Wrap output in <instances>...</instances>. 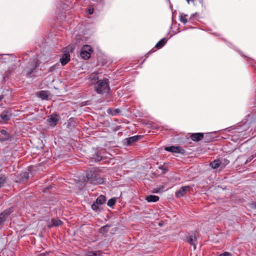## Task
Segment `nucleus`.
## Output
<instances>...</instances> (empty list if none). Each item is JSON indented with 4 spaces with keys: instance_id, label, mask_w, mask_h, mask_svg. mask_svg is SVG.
<instances>
[{
    "instance_id": "f257e3e1",
    "label": "nucleus",
    "mask_w": 256,
    "mask_h": 256,
    "mask_svg": "<svg viewBox=\"0 0 256 256\" xmlns=\"http://www.w3.org/2000/svg\"><path fill=\"white\" fill-rule=\"evenodd\" d=\"M110 90L108 80L106 78L97 81L94 86V90L98 94H108Z\"/></svg>"
},
{
    "instance_id": "f03ea898",
    "label": "nucleus",
    "mask_w": 256,
    "mask_h": 256,
    "mask_svg": "<svg viewBox=\"0 0 256 256\" xmlns=\"http://www.w3.org/2000/svg\"><path fill=\"white\" fill-rule=\"evenodd\" d=\"M87 180L94 184H99L103 182V180L95 170H90L86 174Z\"/></svg>"
},
{
    "instance_id": "7ed1b4c3",
    "label": "nucleus",
    "mask_w": 256,
    "mask_h": 256,
    "mask_svg": "<svg viewBox=\"0 0 256 256\" xmlns=\"http://www.w3.org/2000/svg\"><path fill=\"white\" fill-rule=\"evenodd\" d=\"M106 200V197L104 196H100L91 206L92 208L94 211H98L100 206L105 203Z\"/></svg>"
},
{
    "instance_id": "20e7f679",
    "label": "nucleus",
    "mask_w": 256,
    "mask_h": 256,
    "mask_svg": "<svg viewBox=\"0 0 256 256\" xmlns=\"http://www.w3.org/2000/svg\"><path fill=\"white\" fill-rule=\"evenodd\" d=\"M92 52V48L90 46L85 45L82 46L81 50L80 56L84 59L88 60L90 58Z\"/></svg>"
},
{
    "instance_id": "39448f33",
    "label": "nucleus",
    "mask_w": 256,
    "mask_h": 256,
    "mask_svg": "<svg viewBox=\"0 0 256 256\" xmlns=\"http://www.w3.org/2000/svg\"><path fill=\"white\" fill-rule=\"evenodd\" d=\"M38 64H39L38 63V61L36 60H33L31 62L30 64L26 68V76L28 77L32 76V73L34 72L35 69L38 66Z\"/></svg>"
},
{
    "instance_id": "423d86ee",
    "label": "nucleus",
    "mask_w": 256,
    "mask_h": 256,
    "mask_svg": "<svg viewBox=\"0 0 256 256\" xmlns=\"http://www.w3.org/2000/svg\"><path fill=\"white\" fill-rule=\"evenodd\" d=\"M196 232H192L188 234L186 236V241L191 245L194 246V248H196Z\"/></svg>"
},
{
    "instance_id": "0eeeda50",
    "label": "nucleus",
    "mask_w": 256,
    "mask_h": 256,
    "mask_svg": "<svg viewBox=\"0 0 256 256\" xmlns=\"http://www.w3.org/2000/svg\"><path fill=\"white\" fill-rule=\"evenodd\" d=\"M190 190V186H184L182 187L179 190L175 192V196L176 198H180L185 196L188 192Z\"/></svg>"
},
{
    "instance_id": "6e6552de",
    "label": "nucleus",
    "mask_w": 256,
    "mask_h": 256,
    "mask_svg": "<svg viewBox=\"0 0 256 256\" xmlns=\"http://www.w3.org/2000/svg\"><path fill=\"white\" fill-rule=\"evenodd\" d=\"M13 212L12 208H10L4 210L0 214V226L4 223L8 216Z\"/></svg>"
},
{
    "instance_id": "1a4fd4ad",
    "label": "nucleus",
    "mask_w": 256,
    "mask_h": 256,
    "mask_svg": "<svg viewBox=\"0 0 256 256\" xmlns=\"http://www.w3.org/2000/svg\"><path fill=\"white\" fill-rule=\"evenodd\" d=\"M164 150L166 151L175 153L182 154L184 152V150L180 148V146H167L164 148Z\"/></svg>"
},
{
    "instance_id": "9d476101",
    "label": "nucleus",
    "mask_w": 256,
    "mask_h": 256,
    "mask_svg": "<svg viewBox=\"0 0 256 256\" xmlns=\"http://www.w3.org/2000/svg\"><path fill=\"white\" fill-rule=\"evenodd\" d=\"M140 136H135L126 138L124 140V144L126 146H130L140 139Z\"/></svg>"
},
{
    "instance_id": "9b49d317",
    "label": "nucleus",
    "mask_w": 256,
    "mask_h": 256,
    "mask_svg": "<svg viewBox=\"0 0 256 256\" xmlns=\"http://www.w3.org/2000/svg\"><path fill=\"white\" fill-rule=\"evenodd\" d=\"M60 60L62 66L66 65L70 60V54L68 53L64 54Z\"/></svg>"
},
{
    "instance_id": "f8f14e48",
    "label": "nucleus",
    "mask_w": 256,
    "mask_h": 256,
    "mask_svg": "<svg viewBox=\"0 0 256 256\" xmlns=\"http://www.w3.org/2000/svg\"><path fill=\"white\" fill-rule=\"evenodd\" d=\"M1 118L4 121L9 120L12 116V113L8 110L3 111L0 115Z\"/></svg>"
},
{
    "instance_id": "ddd939ff",
    "label": "nucleus",
    "mask_w": 256,
    "mask_h": 256,
    "mask_svg": "<svg viewBox=\"0 0 256 256\" xmlns=\"http://www.w3.org/2000/svg\"><path fill=\"white\" fill-rule=\"evenodd\" d=\"M48 124L52 126H55L58 124V118L56 116L50 115L47 120Z\"/></svg>"
},
{
    "instance_id": "4468645a",
    "label": "nucleus",
    "mask_w": 256,
    "mask_h": 256,
    "mask_svg": "<svg viewBox=\"0 0 256 256\" xmlns=\"http://www.w3.org/2000/svg\"><path fill=\"white\" fill-rule=\"evenodd\" d=\"M203 136L204 134L202 133H194L190 135V138L192 140L198 142L203 138Z\"/></svg>"
},
{
    "instance_id": "2eb2a0df",
    "label": "nucleus",
    "mask_w": 256,
    "mask_h": 256,
    "mask_svg": "<svg viewBox=\"0 0 256 256\" xmlns=\"http://www.w3.org/2000/svg\"><path fill=\"white\" fill-rule=\"evenodd\" d=\"M210 166L214 169L220 168V158L215 160L210 163Z\"/></svg>"
},
{
    "instance_id": "dca6fc26",
    "label": "nucleus",
    "mask_w": 256,
    "mask_h": 256,
    "mask_svg": "<svg viewBox=\"0 0 256 256\" xmlns=\"http://www.w3.org/2000/svg\"><path fill=\"white\" fill-rule=\"evenodd\" d=\"M146 200L148 202H156L158 200L159 198L156 196L150 195L146 196Z\"/></svg>"
},
{
    "instance_id": "f3484780",
    "label": "nucleus",
    "mask_w": 256,
    "mask_h": 256,
    "mask_svg": "<svg viewBox=\"0 0 256 256\" xmlns=\"http://www.w3.org/2000/svg\"><path fill=\"white\" fill-rule=\"evenodd\" d=\"M52 224L49 225V226H48L49 227H52L53 226H60L62 224V222L60 220H58V219H54V218L52 220Z\"/></svg>"
},
{
    "instance_id": "a211bd4d",
    "label": "nucleus",
    "mask_w": 256,
    "mask_h": 256,
    "mask_svg": "<svg viewBox=\"0 0 256 256\" xmlns=\"http://www.w3.org/2000/svg\"><path fill=\"white\" fill-rule=\"evenodd\" d=\"M38 97L42 98V99H47L48 98V92L46 91H40L38 92Z\"/></svg>"
},
{
    "instance_id": "6ab92c4d",
    "label": "nucleus",
    "mask_w": 256,
    "mask_h": 256,
    "mask_svg": "<svg viewBox=\"0 0 256 256\" xmlns=\"http://www.w3.org/2000/svg\"><path fill=\"white\" fill-rule=\"evenodd\" d=\"M29 177V174L28 172H25L20 174V178L22 182H24L27 180Z\"/></svg>"
},
{
    "instance_id": "aec40b11",
    "label": "nucleus",
    "mask_w": 256,
    "mask_h": 256,
    "mask_svg": "<svg viewBox=\"0 0 256 256\" xmlns=\"http://www.w3.org/2000/svg\"><path fill=\"white\" fill-rule=\"evenodd\" d=\"M90 78L92 83L97 82L98 81V74L92 73L90 76Z\"/></svg>"
},
{
    "instance_id": "412c9836",
    "label": "nucleus",
    "mask_w": 256,
    "mask_h": 256,
    "mask_svg": "<svg viewBox=\"0 0 256 256\" xmlns=\"http://www.w3.org/2000/svg\"><path fill=\"white\" fill-rule=\"evenodd\" d=\"M220 168H223L229 164V160L226 158H220Z\"/></svg>"
},
{
    "instance_id": "4be33fe9",
    "label": "nucleus",
    "mask_w": 256,
    "mask_h": 256,
    "mask_svg": "<svg viewBox=\"0 0 256 256\" xmlns=\"http://www.w3.org/2000/svg\"><path fill=\"white\" fill-rule=\"evenodd\" d=\"M187 16V14H184L183 13L180 14V20L184 24H186L188 22V20L186 18Z\"/></svg>"
},
{
    "instance_id": "5701e85b",
    "label": "nucleus",
    "mask_w": 256,
    "mask_h": 256,
    "mask_svg": "<svg viewBox=\"0 0 256 256\" xmlns=\"http://www.w3.org/2000/svg\"><path fill=\"white\" fill-rule=\"evenodd\" d=\"M166 42V39L162 38L156 44V48H160L164 45Z\"/></svg>"
},
{
    "instance_id": "b1692460",
    "label": "nucleus",
    "mask_w": 256,
    "mask_h": 256,
    "mask_svg": "<svg viewBox=\"0 0 256 256\" xmlns=\"http://www.w3.org/2000/svg\"><path fill=\"white\" fill-rule=\"evenodd\" d=\"M110 226V225L107 224L102 227L100 229V232L102 234H106L108 231V228Z\"/></svg>"
},
{
    "instance_id": "393cba45",
    "label": "nucleus",
    "mask_w": 256,
    "mask_h": 256,
    "mask_svg": "<svg viewBox=\"0 0 256 256\" xmlns=\"http://www.w3.org/2000/svg\"><path fill=\"white\" fill-rule=\"evenodd\" d=\"M116 202V198H112L108 200V204H107L108 206L110 207H112L115 204Z\"/></svg>"
},
{
    "instance_id": "a878e982",
    "label": "nucleus",
    "mask_w": 256,
    "mask_h": 256,
    "mask_svg": "<svg viewBox=\"0 0 256 256\" xmlns=\"http://www.w3.org/2000/svg\"><path fill=\"white\" fill-rule=\"evenodd\" d=\"M164 187L163 186H160V188H154L153 190H152V192L153 193H159V192H163V190H164Z\"/></svg>"
},
{
    "instance_id": "bb28decb",
    "label": "nucleus",
    "mask_w": 256,
    "mask_h": 256,
    "mask_svg": "<svg viewBox=\"0 0 256 256\" xmlns=\"http://www.w3.org/2000/svg\"><path fill=\"white\" fill-rule=\"evenodd\" d=\"M6 178L4 176H0V188L4 186L5 182H6Z\"/></svg>"
},
{
    "instance_id": "cd10ccee",
    "label": "nucleus",
    "mask_w": 256,
    "mask_h": 256,
    "mask_svg": "<svg viewBox=\"0 0 256 256\" xmlns=\"http://www.w3.org/2000/svg\"><path fill=\"white\" fill-rule=\"evenodd\" d=\"M11 138V135L4 136L0 138V141L1 142L7 141L10 140Z\"/></svg>"
},
{
    "instance_id": "c85d7f7f",
    "label": "nucleus",
    "mask_w": 256,
    "mask_h": 256,
    "mask_svg": "<svg viewBox=\"0 0 256 256\" xmlns=\"http://www.w3.org/2000/svg\"><path fill=\"white\" fill-rule=\"evenodd\" d=\"M255 157H256V153L254 154H252L250 157L248 158L244 164H246L248 162H250Z\"/></svg>"
},
{
    "instance_id": "c756f323",
    "label": "nucleus",
    "mask_w": 256,
    "mask_h": 256,
    "mask_svg": "<svg viewBox=\"0 0 256 256\" xmlns=\"http://www.w3.org/2000/svg\"><path fill=\"white\" fill-rule=\"evenodd\" d=\"M99 253L95 252H90L86 254V256H99Z\"/></svg>"
},
{
    "instance_id": "7c9ffc66",
    "label": "nucleus",
    "mask_w": 256,
    "mask_h": 256,
    "mask_svg": "<svg viewBox=\"0 0 256 256\" xmlns=\"http://www.w3.org/2000/svg\"><path fill=\"white\" fill-rule=\"evenodd\" d=\"M0 134H2V135L4 136H8V135H10V134H8L6 130H2L0 131Z\"/></svg>"
},
{
    "instance_id": "2f4dec72",
    "label": "nucleus",
    "mask_w": 256,
    "mask_h": 256,
    "mask_svg": "<svg viewBox=\"0 0 256 256\" xmlns=\"http://www.w3.org/2000/svg\"><path fill=\"white\" fill-rule=\"evenodd\" d=\"M220 256H231V254L228 252H224Z\"/></svg>"
},
{
    "instance_id": "473e14b6",
    "label": "nucleus",
    "mask_w": 256,
    "mask_h": 256,
    "mask_svg": "<svg viewBox=\"0 0 256 256\" xmlns=\"http://www.w3.org/2000/svg\"><path fill=\"white\" fill-rule=\"evenodd\" d=\"M56 64L54 66H53L50 67L49 70H48V72H52L54 71L55 70V68H56Z\"/></svg>"
},
{
    "instance_id": "72a5a7b5",
    "label": "nucleus",
    "mask_w": 256,
    "mask_h": 256,
    "mask_svg": "<svg viewBox=\"0 0 256 256\" xmlns=\"http://www.w3.org/2000/svg\"><path fill=\"white\" fill-rule=\"evenodd\" d=\"M102 160V158L100 156H97V158H95V161L100 162Z\"/></svg>"
},
{
    "instance_id": "f704fd0d",
    "label": "nucleus",
    "mask_w": 256,
    "mask_h": 256,
    "mask_svg": "<svg viewBox=\"0 0 256 256\" xmlns=\"http://www.w3.org/2000/svg\"><path fill=\"white\" fill-rule=\"evenodd\" d=\"M94 12V10L93 8H89L88 10V14H91L93 13Z\"/></svg>"
},
{
    "instance_id": "c9c22d12",
    "label": "nucleus",
    "mask_w": 256,
    "mask_h": 256,
    "mask_svg": "<svg viewBox=\"0 0 256 256\" xmlns=\"http://www.w3.org/2000/svg\"><path fill=\"white\" fill-rule=\"evenodd\" d=\"M86 184V179L84 178V180L82 182V184H80L81 186H85Z\"/></svg>"
},
{
    "instance_id": "e433bc0d",
    "label": "nucleus",
    "mask_w": 256,
    "mask_h": 256,
    "mask_svg": "<svg viewBox=\"0 0 256 256\" xmlns=\"http://www.w3.org/2000/svg\"><path fill=\"white\" fill-rule=\"evenodd\" d=\"M188 4H190V2H194V0H186Z\"/></svg>"
},
{
    "instance_id": "4c0bfd02",
    "label": "nucleus",
    "mask_w": 256,
    "mask_h": 256,
    "mask_svg": "<svg viewBox=\"0 0 256 256\" xmlns=\"http://www.w3.org/2000/svg\"><path fill=\"white\" fill-rule=\"evenodd\" d=\"M4 98V96L0 95V102Z\"/></svg>"
},
{
    "instance_id": "58836bf2",
    "label": "nucleus",
    "mask_w": 256,
    "mask_h": 256,
    "mask_svg": "<svg viewBox=\"0 0 256 256\" xmlns=\"http://www.w3.org/2000/svg\"><path fill=\"white\" fill-rule=\"evenodd\" d=\"M252 205L254 206V207L256 208V202H254Z\"/></svg>"
}]
</instances>
